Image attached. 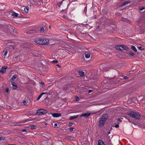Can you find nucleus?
<instances>
[{
	"label": "nucleus",
	"instance_id": "f257e3e1",
	"mask_svg": "<svg viewBox=\"0 0 145 145\" xmlns=\"http://www.w3.org/2000/svg\"><path fill=\"white\" fill-rule=\"evenodd\" d=\"M108 118V115L107 114L103 115L102 116V117L100 119L99 122V127H103L106 120Z\"/></svg>",
	"mask_w": 145,
	"mask_h": 145
},
{
	"label": "nucleus",
	"instance_id": "f03ea898",
	"mask_svg": "<svg viewBox=\"0 0 145 145\" xmlns=\"http://www.w3.org/2000/svg\"><path fill=\"white\" fill-rule=\"evenodd\" d=\"M127 115L132 118H134L136 119L139 120L140 118V116L138 112L130 111L127 113Z\"/></svg>",
	"mask_w": 145,
	"mask_h": 145
},
{
	"label": "nucleus",
	"instance_id": "7ed1b4c3",
	"mask_svg": "<svg viewBox=\"0 0 145 145\" xmlns=\"http://www.w3.org/2000/svg\"><path fill=\"white\" fill-rule=\"evenodd\" d=\"M47 111L46 110L44 109H39L37 110V112L36 113V115H41L44 114L46 113Z\"/></svg>",
	"mask_w": 145,
	"mask_h": 145
},
{
	"label": "nucleus",
	"instance_id": "20e7f679",
	"mask_svg": "<svg viewBox=\"0 0 145 145\" xmlns=\"http://www.w3.org/2000/svg\"><path fill=\"white\" fill-rule=\"evenodd\" d=\"M116 48L120 50H123L127 49V47L123 45H118L115 46Z\"/></svg>",
	"mask_w": 145,
	"mask_h": 145
},
{
	"label": "nucleus",
	"instance_id": "39448f33",
	"mask_svg": "<svg viewBox=\"0 0 145 145\" xmlns=\"http://www.w3.org/2000/svg\"><path fill=\"white\" fill-rule=\"evenodd\" d=\"M42 44H47L49 43V40L45 38L42 39Z\"/></svg>",
	"mask_w": 145,
	"mask_h": 145
},
{
	"label": "nucleus",
	"instance_id": "423d86ee",
	"mask_svg": "<svg viewBox=\"0 0 145 145\" xmlns=\"http://www.w3.org/2000/svg\"><path fill=\"white\" fill-rule=\"evenodd\" d=\"M51 114L54 117L57 118L61 116V114L59 113H51Z\"/></svg>",
	"mask_w": 145,
	"mask_h": 145
},
{
	"label": "nucleus",
	"instance_id": "0eeeda50",
	"mask_svg": "<svg viewBox=\"0 0 145 145\" xmlns=\"http://www.w3.org/2000/svg\"><path fill=\"white\" fill-rule=\"evenodd\" d=\"M7 68V67L6 66H3L1 70L0 71V73L2 74L5 73L6 72V69Z\"/></svg>",
	"mask_w": 145,
	"mask_h": 145
},
{
	"label": "nucleus",
	"instance_id": "6e6552de",
	"mask_svg": "<svg viewBox=\"0 0 145 145\" xmlns=\"http://www.w3.org/2000/svg\"><path fill=\"white\" fill-rule=\"evenodd\" d=\"M35 42L37 44H42V39L40 38H36L35 39Z\"/></svg>",
	"mask_w": 145,
	"mask_h": 145
},
{
	"label": "nucleus",
	"instance_id": "1a4fd4ad",
	"mask_svg": "<svg viewBox=\"0 0 145 145\" xmlns=\"http://www.w3.org/2000/svg\"><path fill=\"white\" fill-rule=\"evenodd\" d=\"M90 115V113H84L82 115H80V117H81L82 116H84L86 118H87Z\"/></svg>",
	"mask_w": 145,
	"mask_h": 145
},
{
	"label": "nucleus",
	"instance_id": "9d476101",
	"mask_svg": "<svg viewBox=\"0 0 145 145\" xmlns=\"http://www.w3.org/2000/svg\"><path fill=\"white\" fill-rule=\"evenodd\" d=\"M47 93L46 92H42V93L37 97V100H39L42 97V95L44 94H46Z\"/></svg>",
	"mask_w": 145,
	"mask_h": 145
},
{
	"label": "nucleus",
	"instance_id": "9b49d317",
	"mask_svg": "<svg viewBox=\"0 0 145 145\" xmlns=\"http://www.w3.org/2000/svg\"><path fill=\"white\" fill-rule=\"evenodd\" d=\"M78 115H75L73 116H71L69 118V119L70 120H72L74 119L77 118L78 117Z\"/></svg>",
	"mask_w": 145,
	"mask_h": 145
},
{
	"label": "nucleus",
	"instance_id": "f8f14e48",
	"mask_svg": "<svg viewBox=\"0 0 145 145\" xmlns=\"http://www.w3.org/2000/svg\"><path fill=\"white\" fill-rule=\"evenodd\" d=\"M12 85L13 89H15L17 88V86L16 85V83L14 82H12Z\"/></svg>",
	"mask_w": 145,
	"mask_h": 145
},
{
	"label": "nucleus",
	"instance_id": "ddd939ff",
	"mask_svg": "<svg viewBox=\"0 0 145 145\" xmlns=\"http://www.w3.org/2000/svg\"><path fill=\"white\" fill-rule=\"evenodd\" d=\"M130 3V2L128 1H126L124 2L122 5H120V7H122L123 6L125 5H126L127 4H128Z\"/></svg>",
	"mask_w": 145,
	"mask_h": 145
},
{
	"label": "nucleus",
	"instance_id": "4468645a",
	"mask_svg": "<svg viewBox=\"0 0 145 145\" xmlns=\"http://www.w3.org/2000/svg\"><path fill=\"white\" fill-rule=\"evenodd\" d=\"M98 145H105V144L102 140H99L98 142Z\"/></svg>",
	"mask_w": 145,
	"mask_h": 145
},
{
	"label": "nucleus",
	"instance_id": "2eb2a0df",
	"mask_svg": "<svg viewBox=\"0 0 145 145\" xmlns=\"http://www.w3.org/2000/svg\"><path fill=\"white\" fill-rule=\"evenodd\" d=\"M131 49L133 50L135 52H137V50L136 48L135 47L133 46V45H131Z\"/></svg>",
	"mask_w": 145,
	"mask_h": 145
},
{
	"label": "nucleus",
	"instance_id": "dca6fc26",
	"mask_svg": "<svg viewBox=\"0 0 145 145\" xmlns=\"http://www.w3.org/2000/svg\"><path fill=\"white\" fill-rule=\"evenodd\" d=\"M29 8L28 7H26L24 8V10L26 13H27L28 12Z\"/></svg>",
	"mask_w": 145,
	"mask_h": 145
},
{
	"label": "nucleus",
	"instance_id": "f3484780",
	"mask_svg": "<svg viewBox=\"0 0 145 145\" xmlns=\"http://www.w3.org/2000/svg\"><path fill=\"white\" fill-rule=\"evenodd\" d=\"M12 15L14 17H16L18 16V13H16L15 12H14L13 13H12Z\"/></svg>",
	"mask_w": 145,
	"mask_h": 145
},
{
	"label": "nucleus",
	"instance_id": "a211bd4d",
	"mask_svg": "<svg viewBox=\"0 0 145 145\" xmlns=\"http://www.w3.org/2000/svg\"><path fill=\"white\" fill-rule=\"evenodd\" d=\"M79 75L81 76H84V72L82 71H79Z\"/></svg>",
	"mask_w": 145,
	"mask_h": 145
},
{
	"label": "nucleus",
	"instance_id": "6ab92c4d",
	"mask_svg": "<svg viewBox=\"0 0 145 145\" xmlns=\"http://www.w3.org/2000/svg\"><path fill=\"white\" fill-rule=\"evenodd\" d=\"M85 57L86 58H89L90 57V54L88 53H86L85 55Z\"/></svg>",
	"mask_w": 145,
	"mask_h": 145
},
{
	"label": "nucleus",
	"instance_id": "aec40b11",
	"mask_svg": "<svg viewBox=\"0 0 145 145\" xmlns=\"http://www.w3.org/2000/svg\"><path fill=\"white\" fill-rule=\"evenodd\" d=\"M17 76L16 75H14L11 78V81H14L16 78Z\"/></svg>",
	"mask_w": 145,
	"mask_h": 145
},
{
	"label": "nucleus",
	"instance_id": "412c9836",
	"mask_svg": "<svg viewBox=\"0 0 145 145\" xmlns=\"http://www.w3.org/2000/svg\"><path fill=\"white\" fill-rule=\"evenodd\" d=\"M37 126L36 125H31L30 126V128L31 129H34L36 128Z\"/></svg>",
	"mask_w": 145,
	"mask_h": 145
},
{
	"label": "nucleus",
	"instance_id": "4be33fe9",
	"mask_svg": "<svg viewBox=\"0 0 145 145\" xmlns=\"http://www.w3.org/2000/svg\"><path fill=\"white\" fill-rule=\"evenodd\" d=\"M44 29L43 27H42L40 29V31L41 32L43 33L44 32Z\"/></svg>",
	"mask_w": 145,
	"mask_h": 145
},
{
	"label": "nucleus",
	"instance_id": "5701e85b",
	"mask_svg": "<svg viewBox=\"0 0 145 145\" xmlns=\"http://www.w3.org/2000/svg\"><path fill=\"white\" fill-rule=\"evenodd\" d=\"M129 55H131L132 56H133L134 55V54L133 52H129Z\"/></svg>",
	"mask_w": 145,
	"mask_h": 145
},
{
	"label": "nucleus",
	"instance_id": "b1692460",
	"mask_svg": "<svg viewBox=\"0 0 145 145\" xmlns=\"http://www.w3.org/2000/svg\"><path fill=\"white\" fill-rule=\"evenodd\" d=\"M52 62L53 63H56L58 62L57 60H53L52 61Z\"/></svg>",
	"mask_w": 145,
	"mask_h": 145
},
{
	"label": "nucleus",
	"instance_id": "393cba45",
	"mask_svg": "<svg viewBox=\"0 0 145 145\" xmlns=\"http://www.w3.org/2000/svg\"><path fill=\"white\" fill-rule=\"evenodd\" d=\"M75 99L76 101H78L79 100V98L78 96H76L75 97Z\"/></svg>",
	"mask_w": 145,
	"mask_h": 145
},
{
	"label": "nucleus",
	"instance_id": "a878e982",
	"mask_svg": "<svg viewBox=\"0 0 145 145\" xmlns=\"http://www.w3.org/2000/svg\"><path fill=\"white\" fill-rule=\"evenodd\" d=\"M23 104L24 105H27V103L26 102V101H23Z\"/></svg>",
	"mask_w": 145,
	"mask_h": 145
},
{
	"label": "nucleus",
	"instance_id": "bb28decb",
	"mask_svg": "<svg viewBox=\"0 0 145 145\" xmlns=\"http://www.w3.org/2000/svg\"><path fill=\"white\" fill-rule=\"evenodd\" d=\"M8 52V51H6L5 52V53H4V55H4V56H6L7 55V54Z\"/></svg>",
	"mask_w": 145,
	"mask_h": 145
},
{
	"label": "nucleus",
	"instance_id": "cd10ccee",
	"mask_svg": "<svg viewBox=\"0 0 145 145\" xmlns=\"http://www.w3.org/2000/svg\"><path fill=\"white\" fill-rule=\"evenodd\" d=\"M5 138L3 137H0V141L3 140Z\"/></svg>",
	"mask_w": 145,
	"mask_h": 145
},
{
	"label": "nucleus",
	"instance_id": "c85d7f7f",
	"mask_svg": "<svg viewBox=\"0 0 145 145\" xmlns=\"http://www.w3.org/2000/svg\"><path fill=\"white\" fill-rule=\"evenodd\" d=\"M74 128L73 127H71L69 129V131H73V130L74 129Z\"/></svg>",
	"mask_w": 145,
	"mask_h": 145
},
{
	"label": "nucleus",
	"instance_id": "c756f323",
	"mask_svg": "<svg viewBox=\"0 0 145 145\" xmlns=\"http://www.w3.org/2000/svg\"><path fill=\"white\" fill-rule=\"evenodd\" d=\"M72 123L71 122H70L69 123L68 125L69 126H71L72 125Z\"/></svg>",
	"mask_w": 145,
	"mask_h": 145
},
{
	"label": "nucleus",
	"instance_id": "7c9ffc66",
	"mask_svg": "<svg viewBox=\"0 0 145 145\" xmlns=\"http://www.w3.org/2000/svg\"><path fill=\"white\" fill-rule=\"evenodd\" d=\"M145 9V7H142L141 8H140L139 9V10H140V11H141V10H142L143 9Z\"/></svg>",
	"mask_w": 145,
	"mask_h": 145
},
{
	"label": "nucleus",
	"instance_id": "2f4dec72",
	"mask_svg": "<svg viewBox=\"0 0 145 145\" xmlns=\"http://www.w3.org/2000/svg\"><path fill=\"white\" fill-rule=\"evenodd\" d=\"M122 77L124 79H126L127 78V77L123 75L122 76Z\"/></svg>",
	"mask_w": 145,
	"mask_h": 145
},
{
	"label": "nucleus",
	"instance_id": "473e14b6",
	"mask_svg": "<svg viewBox=\"0 0 145 145\" xmlns=\"http://www.w3.org/2000/svg\"><path fill=\"white\" fill-rule=\"evenodd\" d=\"M6 93H8L9 91V89L8 88H7L6 89Z\"/></svg>",
	"mask_w": 145,
	"mask_h": 145
},
{
	"label": "nucleus",
	"instance_id": "72a5a7b5",
	"mask_svg": "<svg viewBox=\"0 0 145 145\" xmlns=\"http://www.w3.org/2000/svg\"><path fill=\"white\" fill-rule=\"evenodd\" d=\"M21 131L22 132H26L27 130L26 129H23L21 130Z\"/></svg>",
	"mask_w": 145,
	"mask_h": 145
},
{
	"label": "nucleus",
	"instance_id": "f704fd0d",
	"mask_svg": "<svg viewBox=\"0 0 145 145\" xmlns=\"http://www.w3.org/2000/svg\"><path fill=\"white\" fill-rule=\"evenodd\" d=\"M115 127L116 128H118L119 127V125L118 124H116L115 125Z\"/></svg>",
	"mask_w": 145,
	"mask_h": 145
},
{
	"label": "nucleus",
	"instance_id": "c9c22d12",
	"mask_svg": "<svg viewBox=\"0 0 145 145\" xmlns=\"http://www.w3.org/2000/svg\"><path fill=\"white\" fill-rule=\"evenodd\" d=\"M138 48H139V49H140V50H143L142 49V47L141 46H139L138 47Z\"/></svg>",
	"mask_w": 145,
	"mask_h": 145
},
{
	"label": "nucleus",
	"instance_id": "e433bc0d",
	"mask_svg": "<svg viewBox=\"0 0 145 145\" xmlns=\"http://www.w3.org/2000/svg\"><path fill=\"white\" fill-rule=\"evenodd\" d=\"M92 91V90H89L88 91L89 93H90Z\"/></svg>",
	"mask_w": 145,
	"mask_h": 145
},
{
	"label": "nucleus",
	"instance_id": "4c0bfd02",
	"mask_svg": "<svg viewBox=\"0 0 145 145\" xmlns=\"http://www.w3.org/2000/svg\"><path fill=\"white\" fill-rule=\"evenodd\" d=\"M86 10H87V9H86V7H85V8H84V11L85 12H86Z\"/></svg>",
	"mask_w": 145,
	"mask_h": 145
},
{
	"label": "nucleus",
	"instance_id": "58836bf2",
	"mask_svg": "<svg viewBox=\"0 0 145 145\" xmlns=\"http://www.w3.org/2000/svg\"><path fill=\"white\" fill-rule=\"evenodd\" d=\"M40 84H42V85H44V82H40Z\"/></svg>",
	"mask_w": 145,
	"mask_h": 145
},
{
	"label": "nucleus",
	"instance_id": "ea45409f",
	"mask_svg": "<svg viewBox=\"0 0 145 145\" xmlns=\"http://www.w3.org/2000/svg\"><path fill=\"white\" fill-rule=\"evenodd\" d=\"M118 121H120V122H121V120L119 119H118Z\"/></svg>",
	"mask_w": 145,
	"mask_h": 145
},
{
	"label": "nucleus",
	"instance_id": "a19ab883",
	"mask_svg": "<svg viewBox=\"0 0 145 145\" xmlns=\"http://www.w3.org/2000/svg\"><path fill=\"white\" fill-rule=\"evenodd\" d=\"M57 123H55L54 124V126H57Z\"/></svg>",
	"mask_w": 145,
	"mask_h": 145
},
{
	"label": "nucleus",
	"instance_id": "79ce46f5",
	"mask_svg": "<svg viewBox=\"0 0 145 145\" xmlns=\"http://www.w3.org/2000/svg\"><path fill=\"white\" fill-rule=\"evenodd\" d=\"M7 33L9 34L10 32V30H9V31H8H8L7 32Z\"/></svg>",
	"mask_w": 145,
	"mask_h": 145
},
{
	"label": "nucleus",
	"instance_id": "37998d69",
	"mask_svg": "<svg viewBox=\"0 0 145 145\" xmlns=\"http://www.w3.org/2000/svg\"><path fill=\"white\" fill-rule=\"evenodd\" d=\"M138 1H144V0H138Z\"/></svg>",
	"mask_w": 145,
	"mask_h": 145
},
{
	"label": "nucleus",
	"instance_id": "c03bdc74",
	"mask_svg": "<svg viewBox=\"0 0 145 145\" xmlns=\"http://www.w3.org/2000/svg\"><path fill=\"white\" fill-rule=\"evenodd\" d=\"M127 120L129 122H130V120L129 119H127Z\"/></svg>",
	"mask_w": 145,
	"mask_h": 145
},
{
	"label": "nucleus",
	"instance_id": "a18cd8bd",
	"mask_svg": "<svg viewBox=\"0 0 145 145\" xmlns=\"http://www.w3.org/2000/svg\"><path fill=\"white\" fill-rule=\"evenodd\" d=\"M110 131H109L108 132V134H110Z\"/></svg>",
	"mask_w": 145,
	"mask_h": 145
},
{
	"label": "nucleus",
	"instance_id": "49530a36",
	"mask_svg": "<svg viewBox=\"0 0 145 145\" xmlns=\"http://www.w3.org/2000/svg\"><path fill=\"white\" fill-rule=\"evenodd\" d=\"M13 31L14 32V31H15V30H14V29H13Z\"/></svg>",
	"mask_w": 145,
	"mask_h": 145
},
{
	"label": "nucleus",
	"instance_id": "de8ad7c7",
	"mask_svg": "<svg viewBox=\"0 0 145 145\" xmlns=\"http://www.w3.org/2000/svg\"><path fill=\"white\" fill-rule=\"evenodd\" d=\"M12 145L11 144H10V145Z\"/></svg>",
	"mask_w": 145,
	"mask_h": 145
},
{
	"label": "nucleus",
	"instance_id": "09e8293b",
	"mask_svg": "<svg viewBox=\"0 0 145 145\" xmlns=\"http://www.w3.org/2000/svg\"><path fill=\"white\" fill-rule=\"evenodd\" d=\"M22 0H21V1H22Z\"/></svg>",
	"mask_w": 145,
	"mask_h": 145
}]
</instances>
